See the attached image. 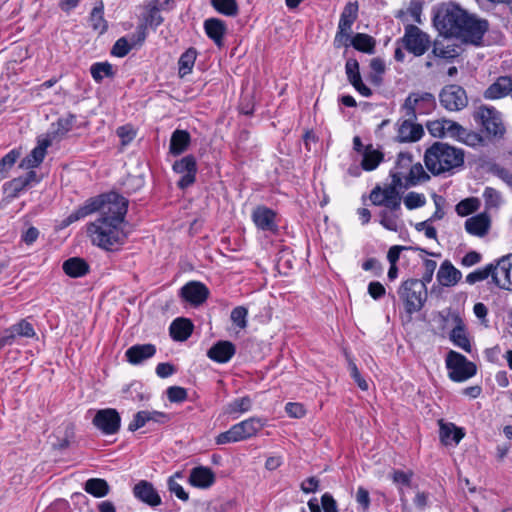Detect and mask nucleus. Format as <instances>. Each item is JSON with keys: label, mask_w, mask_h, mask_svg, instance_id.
<instances>
[{"label": "nucleus", "mask_w": 512, "mask_h": 512, "mask_svg": "<svg viewBox=\"0 0 512 512\" xmlns=\"http://www.w3.org/2000/svg\"><path fill=\"white\" fill-rule=\"evenodd\" d=\"M128 209V200L111 192L102 195L100 216L89 224L87 231L92 243L106 250L123 244L126 237L120 225Z\"/></svg>", "instance_id": "f257e3e1"}, {"label": "nucleus", "mask_w": 512, "mask_h": 512, "mask_svg": "<svg viewBox=\"0 0 512 512\" xmlns=\"http://www.w3.org/2000/svg\"><path fill=\"white\" fill-rule=\"evenodd\" d=\"M433 23L445 37H456L464 42L479 45L489 28L487 20L476 19L454 3L437 7Z\"/></svg>", "instance_id": "f03ea898"}, {"label": "nucleus", "mask_w": 512, "mask_h": 512, "mask_svg": "<svg viewBox=\"0 0 512 512\" xmlns=\"http://www.w3.org/2000/svg\"><path fill=\"white\" fill-rule=\"evenodd\" d=\"M426 168L433 175L451 172L464 164L463 150L444 142H435L425 152Z\"/></svg>", "instance_id": "7ed1b4c3"}, {"label": "nucleus", "mask_w": 512, "mask_h": 512, "mask_svg": "<svg viewBox=\"0 0 512 512\" xmlns=\"http://www.w3.org/2000/svg\"><path fill=\"white\" fill-rule=\"evenodd\" d=\"M398 295L404 303L405 310L409 314L422 309L427 300V287L419 279H408L398 289Z\"/></svg>", "instance_id": "20e7f679"}, {"label": "nucleus", "mask_w": 512, "mask_h": 512, "mask_svg": "<svg viewBox=\"0 0 512 512\" xmlns=\"http://www.w3.org/2000/svg\"><path fill=\"white\" fill-rule=\"evenodd\" d=\"M446 367L449 370V377L455 382H463L476 374V366L464 355L449 351L446 356Z\"/></svg>", "instance_id": "39448f33"}, {"label": "nucleus", "mask_w": 512, "mask_h": 512, "mask_svg": "<svg viewBox=\"0 0 512 512\" xmlns=\"http://www.w3.org/2000/svg\"><path fill=\"white\" fill-rule=\"evenodd\" d=\"M358 9L359 6L357 2H348L344 6L340 15L338 31L335 36V44L338 47L341 45L345 47L349 46V36L351 34L352 25L357 20Z\"/></svg>", "instance_id": "423d86ee"}, {"label": "nucleus", "mask_w": 512, "mask_h": 512, "mask_svg": "<svg viewBox=\"0 0 512 512\" xmlns=\"http://www.w3.org/2000/svg\"><path fill=\"white\" fill-rule=\"evenodd\" d=\"M440 104L449 111H459L468 104L466 91L459 85L451 84L442 88L439 94Z\"/></svg>", "instance_id": "0eeeda50"}, {"label": "nucleus", "mask_w": 512, "mask_h": 512, "mask_svg": "<svg viewBox=\"0 0 512 512\" xmlns=\"http://www.w3.org/2000/svg\"><path fill=\"white\" fill-rule=\"evenodd\" d=\"M405 48L415 56L423 55L430 46V39L415 25H407L402 38Z\"/></svg>", "instance_id": "6e6552de"}, {"label": "nucleus", "mask_w": 512, "mask_h": 512, "mask_svg": "<svg viewBox=\"0 0 512 512\" xmlns=\"http://www.w3.org/2000/svg\"><path fill=\"white\" fill-rule=\"evenodd\" d=\"M92 424L103 434L113 435L120 430L121 417L116 409H100L96 412Z\"/></svg>", "instance_id": "1a4fd4ad"}, {"label": "nucleus", "mask_w": 512, "mask_h": 512, "mask_svg": "<svg viewBox=\"0 0 512 512\" xmlns=\"http://www.w3.org/2000/svg\"><path fill=\"white\" fill-rule=\"evenodd\" d=\"M474 117L481 123L489 135L501 137L504 134L505 128L500 114L494 108L481 106L475 112Z\"/></svg>", "instance_id": "9d476101"}, {"label": "nucleus", "mask_w": 512, "mask_h": 512, "mask_svg": "<svg viewBox=\"0 0 512 512\" xmlns=\"http://www.w3.org/2000/svg\"><path fill=\"white\" fill-rule=\"evenodd\" d=\"M172 168L175 173L182 175L177 183L179 188L185 189L195 182L197 163L193 155H187L175 161Z\"/></svg>", "instance_id": "9b49d317"}, {"label": "nucleus", "mask_w": 512, "mask_h": 512, "mask_svg": "<svg viewBox=\"0 0 512 512\" xmlns=\"http://www.w3.org/2000/svg\"><path fill=\"white\" fill-rule=\"evenodd\" d=\"M494 283L500 288L512 289V253L503 256L495 265Z\"/></svg>", "instance_id": "f8f14e48"}, {"label": "nucleus", "mask_w": 512, "mask_h": 512, "mask_svg": "<svg viewBox=\"0 0 512 512\" xmlns=\"http://www.w3.org/2000/svg\"><path fill=\"white\" fill-rule=\"evenodd\" d=\"M252 220L256 227L267 232H276V213L265 206H258L252 212Z\"/></svg>", "instance_id": "ddd939ff"}, {"label": "nucleus", "mask_w": 512, "mask_h": 512, "mask_svg": "<svg viewBox=\"0 0 512 512\" xmlns=\"http://www.w3.org/2000/svg\"><path fill=\"white\" fill-rule=\"evenodd\" d=\"M209 290L201 282L191 281L180 290V296L194 305L202 304L208 297Z\"/></svg>", "instance_id": "4468645a"}, {"label": "nucleus", "mask_w": 512, "mask_h": 512, "mask_svg": "<svg viewBox=\"0 0 512 512\" xmlns=\"http://www.w3.org/2000/svg\"><path fill=\"white\" fill-rule=\"evenodd\" d=\"M133 494L135 498L149 506L155 507L161 504V497L157 490L146 480H141L134 486Z\"/></svg>", "instance_id": "2eb2a0df"}, {"label": "nucleus", "mask_w": 512, "mask_h": 512, "mask_svg": "<svg viewBox=\"0 0 512 512\" xmlns=\"http://www.w3.org/2000/svg\"><path fill=\"white\" fill-rule=\"evenodd\" d=\"M215 473L211 468L205 466H197L191 469L189 475V483L201 489L211 487L215 482Z\"/></svg>", "instance_id": "dca6fc26"}, {"label": "nucleus", "mask_w": 512, "mask_h": 512, "mask_svg": "<svg viewBox=\"0 0 512 512\" xmlns=\"http://www.w3.org/2000/svg\"><path fill=\"white\" fill-rule=\"evenodd\" d=\"M452 320L454 322V327L450 333V340L454 345L463 349L465 352H471V344L462 318L458 314H454L452 316Z\"/></svg>", "instance_id": "f3484780"}, {"label": "nucleus", "mask_w": 512, "mask_h": 512, "mask_svg": "<svg viewBox=\"0 0 512 512\" xmlns=\"http://www.w3.org/2000/svg\"><path fill=\"white\" fill-rule=\"evenodd\" d=\"M235 352L236 347L232 342L222 340L207 351V356L217 363H226L234 356Z\"/></svg>", "instance_id": "a211bd4d"}, {"label": "nucleus", "mask_w": 512, "mask_h": 512, "mask_svg": "<svg viewBox=\"0 0 512 512\" xmlns=\"http://www.w3.org/2000/svg\"><path fill=\"white\" fill-rule=\"evenodd\" d=\"M102 195L88 199L83 206L72 212L65 220L64 225H70L96 211L101 212Z\"/></svg>", "instance_id": "6ab92c4d"}, {"label": "nucleus", "mask_w": 512, "mask_h": 512, "mask_svg": "<svg viewBox=\"0 0 512 512\" xmlns=\"http://www.w3.org/2000/svg\"><path fill=\"white\" fill-rule=\"evenodd\" d=\"M461 277L462 273L449 260H445L437 272V281L445 287L456 285Z\"/></svg>", "instance_id": "aec40b11"}, {"label": "nucleus", "mask_w": 512, "mask_h": 512, "mask_svg": "<svg viewBox=\"0 0 512 512\" xmlns=\"http://www.w3.org/2000/svg\"><path fill=\"white\" fill-rule=\"evenodd\" d=\"M156 353V347L153 344H137L131 346L125 353L127 360L134 365L153 357Z\"/></svg>", "instance_id": "412c9836"}, {"label": "nucleus", "mask_w": 512, "mask_h": 512, "mask_svg": "<svg viewBox=\"0 0 512 512\" xmlns=\"http://www.w3.org/2000/svg\"><path fill=\"white\" fill-rule=\"evenodd\" d=\"M508 94H512V77L502 76L486 89L484 96L487 99H498Z\"/></svg>", "instance_id": "4be33fe9"}, {"label": "nucleus", "mask_w": 512, "mask_h": 512, "mask_svg": "<svg viewBox=\"0 0 512 512\" xmlns=\"http://www.w3.org/2000/svg\"><path fill=\"white\" fill-rule=\"evenodd\" d=\"M490 227V219L484 213L470 217L465 221L466 231L474 236L482 237L487 234Z\"/></svg>", "instance_id": "5701e85b"}, {"label": "nucleus", "mask_w": 512, "mask_h": 512, "mask_svg": "<svg viewBox=\"0 0 512 512\" xmlns=\"http://www.w3.org/2000/svg\"><path fill=\"white\" fill-rule=\"evenodd\" d=\"M204 29L207 36L214 41L217 46H222L223 36L226 33L224 21L218 18H209L204 22Z\"/></svg>", "instance_id": "b1692460"}, {"label": "nucleus", "mask_w": 512, "mask_h": 512, "mask_svg": "<svg viewBox=\"0 0 512 512\" xmlns=\"http://www.w3.org/2000/svg\"><path fill=\"white\" fill-rule=\"evenodd\" d=\"M193 331V324L189 319L177 318L175 319L170 327V336L176 341L187 340Z\"/></svg>", "instance_id": "393cba45"}, {"label": "nucleus", "mask_w": 512, "mask_h": 512, "mask_svg": "<svg viewBox=\"0 0 512 512\" xmlns=\"http://www.w3.org/2000/svg\"><path fill=\"white\" fill-rule=\"evenodd\" d=\"M191 142L190 134L186 130H175L170 139L169 152L178 156L185 152Z\"/></svg>", "instance_id": "a878e982"}, {"label": "nucleus", "mask_w": 512, "mask_h": 512, "mask_svg": "<svg viewBox=\"0 0 512 512\" xmlns=\"http://www.w3.org/2000/svg\"><path fill=\"white\" fill-rule=\"evenodd\" d=\"M50 145L49 140L40 142L20 163L21 168L31 169L40 165L46 155V149Z\"/></svg>", "instance_id": "bb28decb"}, {"label": "nucleus", "mask_w": 512, "mask_h": 512, "mask_svg": "<svg viewBox=\"0 0 512 512\" xmlns=\"http://www.w3.org/2000/svg\"><path fill=\"white\" fill-rule=\"evenodd\" d=\"M424 103L428 108H433L435 106V97L433 94L425 92L421 95L419 94H410L404 103V107L407 110V114L415 117L416 106L420 103Z\"/></svg>", "instance_id": "cd10ccee"}, {"label": "nucleus", "mask_w": 512, "mask_h": 512, "mask_svg": "<svg viewBox=\"0 0 512 512\" xmlns=\"http://www.w3.org/2000/svg\"><path fill=\"white\" fill-rule=\"evenodd\" d=\"M63 271L72 278H78L86 275L89 271L87 262L79 257H72L63 263Z\"/></svg>", "instance_id": "c85d7f7f"}, {"label": "nucleus", "mask_w": 512, "mask_h": 512, "mask_svg": "<svg viewBox=\"0 0 512 512\" xmlns=\"http://www.w3.org/2000/svg\"><path fill=\"white\" fill-rule=\"evenodd\" d=\"M422 135V126L413 124L409 120L403 121L398 131V139L400 142H414L419 140Z\"/></svg>", "instance_id": "c756f323"}, {"label": "nucleus", "mask_w": 512, "mask_h": 512, "mask_svg": "<svg viewBox=\"0 0 512 512\" xmlns=\"http://www.w3.org/2000/svg\"><path fill=\"white\" fill-rule=\"evenodd\" d=\"M349 46L352 45L356 50L373 54L375 51L376 41L375 39L364 33H357L352 38L349 36Z\"/></svg>", "instance_id": "7c9ffc66"}, {"label": "nucleus", "mask_w": 512, "mask_h": 512, "mask_svg": "<svg viewBox=\"0 0 512 512\" xmlns=\"http://www.w3.org/2000/svg\"><path fill=\"white\" fill-rule=\"evenodd\" d=\"M363 159L361 167L366 171H372L378 167L383 161L384 155L379 150H376L372 145H368L362 152Z\"/></svg>", "instance_id": "2f4dec72"}, {"label": "nucleus", "mask_w": 512, "mask_h": 512, "mask_svg": "<svg viewBox=\"0 0 512 512\" xmlns=\"http://www.w3.org/2000/svg\"><path fill=\"white\" fill-rule=\"evenodd\" d=\"M464 435L463 430L452 423L441 424L440 426V439L445 445L458 444Z\"/></svg>", "instance_id": "473e14b6"}, {"label": "nucleus", "mask_w": 512, "mask_h": 512, "mask_svg": "<svg viewBox=\"0 0 512 512\" xmlns=\"http://www.w3.org/2000/svg\"><path fill=\"white\" fill-rule=\"evenodd\" d=\"M84 490L96 498H102L109 494L110 486L105 479L90 478L85 482Z\"/></svg>", "instance_id": "72a5a7b5"}, {"label": "nucleus", "mask_w": 512, "mask_h": 512, "mask_svg": "<svg viewBox=\"0 0 512 512\" xmlns=\"http://www.w3.org/2000/svg\"><path fill=\"white\" fill-rule=\"evenodd\" d=\"M197 56V51L195 48L187 49L179 58V75L180 77H184L192 72L195 60Z\"/></svg>", "instance_id": "f704fd0d"}, {"label": "nucleus", "mask_w": 512, "mask_h": 512, "mask_svg": "<svg viewBox=\"0 0 512 512\" xmlns=\"http://www.w3.org/2000/svg\"><path fill=\"white\" fill-rule=\"evenodd\" d=\"M243 440H246V438L242 432V429L240 428L239 423L233 425L229 430L220 433L216 437V443L218 445L234 443V442H239V441H243Z\"/></svg>", "instance_id": "c9c22d12"}, {"label": "nucleus", "mask_w": 512, "mask_h": 512, "mask_svg": "<svg viewBox=\"0 0 512 512\" xmlns=\"http://www.w3.org/2000/svg\"><path fill=\"white\" fill-rule=\"evenodd\" d=\"M252 407V400L249 396L236 398L225 407V414L235 415L248 412Z\"/></svg>", "instance_id": "e433bc0d"}, {"label": "nucleus", "mask_w": 512, "mask_h": 512, "mask_svg": "<svg viewBox=\"0 0 512 512\" xmlns=\"http://www.w3.org/2000/svg\"><path fill=\"white\" fill-rule=\"evenodd\" d=\"M429 178V175L424 171L420 163L411 165V167L409 168V173L405 177V188L415 186L418 183L425 181Z\"/></svg>", "instance_id": "4c0bfd02"}, {"label": "nucleus", "mask_w": 512, "mask_h": 512, "mask_svg": "<svg viewBox=\"0 0 512 512\" xmlns=\"http://www.w3.org/2000/svg\"><path fill=\"white\" fill-rule=\"evenodd\" d=\"M383 206L388 208L391 212H397L401 208V196L399 190L393 187L384 188Z\"/></svg>", "instance_id": "58836bf2"}, {"label": "nucleus", "mask_w": 512, "mask_h": 512, "mask_svg": "<svg viewBox=\"0 0 512 512\" xmlns=\"http://www.w3.org/2000/svg\"><path fill=\"white\" fill-rule=\"evenodd\" d=\"M90 73L93 77V79L97 82V83H100L102 82V80L107 77V78H111L114 76V71H113V67L110 63L108 62H97V63H94L91 67H90Z\"/></svg>", "instance_id": "ea45409f"}, {"label": "nucleus", "mask_w": 512, "mask_h": 512, "mask_svg": "<svg viewBox=\"0 0 512 512\" xmlns=\"http://www.w3.org/2000/svg\"><path fill=\"white\" fill-rule=\"evenodd\" d=\"M240 428L246 439L255 436L264 426L261 418L251 417L244 421L239 422Z\"/></svg>", "instance_id": "a19ab883"}, {"label": "nucleus", "mask_w": 512, "mask_h": 512, "mask_svg": "<svg viewBox=\"0 0 512 512\" xmlns=\"http://www.w3.org/2000/svg\"><path fill=\"white\" fill-rule=\"evenodd\" d=\"M104 6L103 3L100 2L96 5L91 14H90V23L94 30L98 31L100 34L107 30V22L103 17Z\"/></svg>", "instance_id": "79ce46f5"}, {"label": "nucleus", "mask_w": 512, "mask_h": 512, "mask_svg": "<svg viewBox=\"0 0 512 512\" xmlns=\"http://www.w3.org/2000/svg\"><path fill=\"white\" fill-rule=\"evenodd\" d=\"M147 7L149 10L147 16L145 17L146 25L157 28L164 21L163 17L159 13V0H151Z\"/></svg>", "instance_id": "37998d69"}, {"label": "nucleus", "mask_w": 512, "mask_h": 512, "mask_svg": "<svg viewBox=\"0 0 512 512\" xmlns=\"http://www.w3.org/2000/svg\"><path fill=\"white\" fill-rule=\"evenodd\" d=\"M28 187L27 180H24L21 176L12 179L11 181L4 184V192L9 198H16Z\"/></svg>", "instance_id": "c03bdc74"}, {"label": "nucleus", "mask_w": 512, "mask_h": 512, "mask_svg": "<svg viewBox=\"0 0 512 512\" xmlns=\"http://www.w3.org/2000/svg\"><path fill=\"white\" fill-rule=\"evenodd\" d=\"M211 5L226 16H235L238 13L236 0H211Z\"/></svg>", "instance_id": "a18cd8bd"}, {"label": "nucleus", "mask_w": 512, "mask_h": 512, "mask_svg": "<svg viewBox=\"0 0 512 512\" xmlns=\"http://www.w3.org/2000/svg\"><path fill=\"white\" fill-rule=\"evenodd\" d=\"M495 271V266L493 264H489L484 268L477 269L466 276V282L470 285H473L477 282H481L487 279L489 276L493 278Z\"/></svg>", "instance_id": "49530a36"}, {"label": "nucleus", "mask_w": 512, "mask_h": 512, "mask_svg": "<svg viewBox=\"0 0 512 512\" xmlns=\"http://www.w3.org/2000/svg\"><path fill=\"white\" fill-rule=\"evenodd\" d=\"M479 208V200L477 198H466L461 200L455 207L459 216H467L475 212Z\"/></svg>", "instance_id": "de8ad7c7"}, {"label": "nucleus", "mask_w": 512, "mask_h": 512, "mask_svg": "<svg viewBox=\"0 0 512 512\" xmlns=\"http://www.w3.org/2000/svg\"><path fill=\"white\" fill-rule=\"evenodd\" d=\"M181 473L176 472L173 476L168 479V489L171 493L175 494L177 498L182 501H187L189 499L188 493L184 490V488L176 481V478H180Z\"/></svg>", "instance_id": "09e8293b"}, {"label": "nucleus", "mask_w": 512, "mask_h": 512, "mask_svg": "<svg viewBox=\"0 0 512 512\" xmlns=\"http://www.w3.org/2000/svg\"><path fill=\"white\" fill-rule=\"evenodd\" d=\"M248 309L244 306L235 307L230 314L231 321L240 329L247 327Z\"/></svg>", "instance_id": "8fccbe9b"}, {"label": "nucleus", "mask_w": 512, "mask_h": 512, "mask_svg": "<svg viewBox=\"0 0 512 512\" xmlns=\"http://www.w3.org/2000/svg\"><path fill=\"white\" fill-rule=\"evenodd\" d=\"M483 197H484L485 206L487 209L497 208V207H499V205L501 203L500 193L492 187L485 188Z\"/></svg>", "instance_id": "3c124183"}, {"label": "nucleus", "mask_w": 512, "mask_h": 512, "mask_svg": "<svg viewBox=\"0 0 512 512\" xmlns=\"http://www.w3.org/2000/svg\"><path fill=\"white\" fill-rule=\"evenodd\" d=\"M380 224L386 228L387 230L396 232L398 230V224H397V212H391L389 213L386 210H383L380 212Z\"/></svg>", "instance_id": "603ef678"}, {"label": "nucleus", "mask_w": 512, "mask_h": 512, "mask_svg": "<svg viewBox=\"0 0 512 512\" xmlns=\"http://www.w3.org/2000/svg\"><path fill=\"white\" fill-rule=\"evenodd\" d=\"M426 199L423 194L409 192L404 198V204L409 210L424 206Z\"/></svg>", "instance_id": "864d4df0"}, {"label": "nucleus", "mask_w": 512, "mask_h": 512, "mask_svg": "<svg viewBox=\"0 0 512 512\" xmlns=\"http://www.w3.org/2000/svg\"><path fill=\"white\" fill-rule=\"evenodd\" d=\"M76 116L73 114H69L66 117L58 119L56 126L57 129L55 130V133L58 136L65 135L68 131H70L75 123Z\"/></svg>", "instance_id": "5fc2aeb1"}, {"label": "nucleus", "mask_w": 512, "mask_h": 512, "mask_svg": "<svg viewBox=\"0 0 512 512\" xmlns=\"http://www.w3.org/2000/svg\"><path fill=\"white\" fill-rule=\"evenodd\" d=\"M19 157V152L11 150L0 160V174L5 177L8 170L13 167Z\"/></svg>", "instance_id": "6e6d98bb"}, {"label": "nucleus", "mask_w": 512, "mask_h": 512, "mask_svg": "<svg viewBox=\"0 0 512 512\" xmlns=\"http://www.w3.org/2000/svg\"><path fill=\"white\" fill-rule=\"evenodd\" d=\"M345 71L350 83L357 82L361 79L359 72V63L356 59L350 58L346 61Z\"/></svg>", "instance_id": "4d7b16f0"}, {"label": "nucleus", "mask_w": 512, "mask_h": 512, "mask_svg": "<svg viewBox=\"0 0 512 512\" xmlns=\"http://www.w3.org/2000/svg\"><path fill=\"white\" fill-rule=\"evenodd\" d=\"M133 48L131 42L129 43L125 37L119 38L112 47L111 53L117 57L126 56Z\"/></svg>", "instance_id": "13d9d810"}, {"label": "nucleus", "mask_w": 512, "mask_h": 512, "mask_svg": "<svg viewBox=\"0 0 512 512\" xmlns=\"http://www.w3.org/2000/svg\"><path fill=\"white\" fill-rule=\"evenodd\" d=\"M170 402L181 403L187 399V390L180 386H171L166 391Z\"/></svg>", "instance_id": "bf43d9fd"}, {"label": "nucleus", "mask_w": 512, "mask_h": 512, "mask_svg": "<svg viewBox=\"0 0 512 512\" xmlns=\"http://www.w3.org/2000/svg\"><path fill=\"white\" fill-rule=\"evenodd\" d=\"M12 328L19 337L32 338L35 336L33 326L26 320H21L20 322L12 325Z\"/></svg>", "instance_id": "052dcab7"}, {"label": "nucleus", "mask_w": 512, "mask_h": 512, "mask_svg": "<svg viewBox=\"0 0 512 512\" xmlns=\"http://www.w3.org/2000/svg\"><path fill=\"white\" fill-rule=\"evenodd\" d=\"M149 422L148 411H139L134 415L133 420L128 425V430L134 432Z\"/></svg>", "instance_id": "680f3d73"}, {"label": "nucleus", "mask_w": 512, "mask_h": 512, "mask_svg": "<svg viewBox=\"0 0 512 512\" xmlns=\"http://www.w3.org/2000/svg\"><path fill=\"white\" fill-rule=\"evenodd\" d=\"M464 134H466V129H464L461 125H459L457 122L446 120L445 136L449 135L459 140L460 138H463Z\"/></svg>", "instance_id": "e2e57ef3"}, {"label": "nucleus", "mask_w": 512, "mask_h": 512, "mask_svg": "<svg viewBox=\"0 0 512 512\" xmlns=\"http://www.w3.org/2000/svg\"><path fill=\"white\" fill-rule=\"evenodd\" d=\"M348 368H349L351 377L354 379V381L356 382L358 387L363 391L368 390L369 385H368L367 381L361 376L356 364L353 361L349 360Z\"/></svg>", "instance_id": "0e129e2a"}, {"label": "nucleus", "mask_w": 512, "mask_h": 512, "mask_svg": "<svg viewBox=\"0 0 512 512\" xmlns=\"http://www.w3.org/2000/svg\"><path fill=\"white\" fill-rule=\"evenodd\" d=\"M489 172L496 175L507 184L512 185V174L506 168L500 166L499 164H490Z\"/></svg>", "instance_id": "69168bd1"}, {"label": "nucleus", "mask_w": 512, "mask_h": 512, "mask_svg": "<svg viewBox=\"0 0 512 512\" xmlns=\"http://www.w3.org/2000/svg\"><path fill=\"white\" fill-rule=\"evenodd\" d=\"M445 125L446 119L435 120L427 123V129L432 136L441 138L445 136Z\"/></svg>", "instance_id": "338daca9"}, {"label": "nucleus", "mask_w": 512, "mask_h": 512, "mask_svg": "<svg viewBox=\"0 0 512 512\" xmlns=\"http://www.w3.org/2000/svg\"><path fill=\"white\" fill-rule=\"evenodd\" d=\"M423 264H424V272H423L422 278L419 280H420V282H423L424 285H427L428 283H430L432 281L433 274L437 267V263L434 260L425 259Z\"/></svg>", "instance_id": "774afa93"}]
</instances>
